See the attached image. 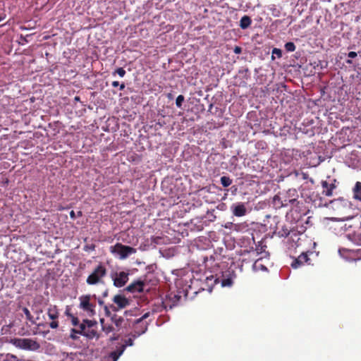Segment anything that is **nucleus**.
Instances as JSON below:
<instances>
[{"label": "nucleus", "instance_id": "2eb2a0df", "mask_svg": "<svg viewBox=\"0 0 361 361\" xmlns=\"http://www.w3.org/2000/svg\"><path fill=\"white\" fill-rule=\"evenodd\" d=\"M113 301L118 305L119 309L126 307L128 305V300L123 295H116L114 297Z\"/></svg>", "mask_w": 361, "mask_h": 361}, {"label": "nucleus", "instance_id": "6ab92c4d", "mask_svg": "<svg viewBox=\"0 0 361 361\" xmlns=\"http://www.w3.org/2000/svg\"><path fill=\"white\" fill-rule=\"evenodd\" d=\"M353 197L361 202V182H357L353 188Z\"/></svg>", "mask_w": 361, "mask_h": 361}, {"label": "nucleus", "instance_id": "a19ab883", "mask_svg": "<svg viewBox=\"0 0 361 361\" xmlns=\"http://www.w3.org/2000/svg\"><path fill=\"white\" fill-rule=\"evenodd\" d=\"M173 298L176 299V301H178L180 299L181 296L178 295H174Z\"/></svg>", "mask_w": 361, "mask_h": 361}, {"label": "nucleus", "instance_id": "603ef678", "mask_svg": "<svg viewBox=\"0 0 361 361\" xmlns=\"http://www.w3.org/2000/svg\"><path fill=\"white\" fill-rule=\"evenodd\" d=\"M183 292H184V295H185V296H186V295H187V293H186V291L183 290Z\"/></svg>", "mask_w": 361, "mask_h": 361}, {"label": "nucleus", "instance_id": "8fccbe9b", "mask_svg": "<svg viewBox=\"0 0 361 361\" xmlns=\"http://www.w3.org/2000/svg\"><path fill=\"white\" fill-rule=\"evenodd\" d=\"M71 338H73V339L76 338V337L74 335H73V334L71 335Z\"/></svg>", "mask_w": 361, "mask_h": 361}, {"label": "nucleus", "instance_id": "58836bf2", "mask_svg": "<svg viewBox=\"0 0 361 361\" xmlns=\"http://www.w3.org/2000/svg\"><path fill=\"white\" fill-rule=\"evenodd\" d=\"M70 216L71 219H75V214L73 210H72L71 212H70Z\"/></svg>", "mask_w": 361, "mask_h": 361}, {"label": "nucleus", "instance_id": "ddd939ff", "mask_svg": "<svg viewBox=\"0 0 361 361\" xmlns=\"http://www.w3.org/2000/svg\"><path fill=\"white\" fill-rule=\"evenodd\" d=\"M124 347H119L116 350L111 352L108 355L104 356L102 361H117L119 357L123 353Z\"/></svg>", "mask_w": 361, "mask_h": 361}, {"label": "nucleus", "instance_id": "e433bc0d", "mask_svg": "<svg viewBox=\"0 0 361 361\" xmlns=\"http://www.w3.org/2000/svg\"><path fill=\"white\" fill-rule=\"evenodd\" d=\"M109 295V290L107 289H106L103 293H102V297L103 298H106Z\"/></svg>", "mask_w": 361, "mask_h": 361}, {"label": "nucleus", "instance_id": "c9c22d12", "mask_svg": "<svg viewBox=\"0 0 361 361\" xmlns=\"http://www.w3.org/2000/svg\"><path fill=\"white\" fill-rule=\"evenodd\" d=\"M97 302H98V304L100 305V306H103L104 304V302L102 299H101L100 298H97Z\"/></svg>", "mask_w": 361, "mask_h": 361}, {"label": "nucleus", "instance_id": "aec40b11", "mask_svg": "<svg viewBox=\"0 0 361 361\" xmlns=\"http://www.w3.org/2000/svg\"><path fill=\"white\" fill-rule=\"evenodd\" d=\"M111 321L118 328L122 327L125 323L124 319L117 314H114L111 317Z\"/></svg>", "mask_w": 361, "mask_h": 361}, {"label": "nucleus", "instance_id": "5701e85b", "mask_svg": "<svg viewBox=\"0 0 361 361\" xmlns=\"http://www.w3.org/2000/svg\"><path fill=\"white\" fill-rule=\"evenodd\" d=\"M285 49L287 51L292 52L295 50V45L293 42H289L285 44Z\"/></svg>", "mask_w": 361, "mask_h": 361}, {"label": "nucleus", "instance_id": "cd10ccee", "mask_svg": "<svg viewBox=\"0 0 361 361\" xmlns=\"http://www.w3.org/2000/svg\"><path fill=\"white\" fill-rule=\"evenodd\" d=\"M133 345V339L131 338H129L127 340H126L125 344L121 345L120 347H124L126 348L127 346H132Z\"/></svg>", "mask_w": 361, "mask_h": 361}, {"label": "nucleus", "instance_id": "9d476101", "mask_svg": "<svg viewBox=\"0 0 361 361\" xmlns=\"http://www.w3.org/2000/svg\"><path fill=\"white\" fill-rule=\"evenodd\" d=\"M232 214L235 216L241 217L246 215L247 209L243 202L234 203L231 206Z\"/></svg>", "mask_w": 361, "mask_h": 361}, {"label": "nucleus", "instance_id": "20e7f679", "mask_svg": "<svg viewBox=\"0 0 361 361\" xmlns=\"http://www.w3.org/2000/svg\"><path fill=\"white\" fill-rule=\"evenodd\" d=\"M107 273L106 269L102 263L99 264L87 276L86 283L90 286L104 283V278Z\"/></svg>", "mask_w": 361, "mask_h": 361}, {"label": "nucleus", "instance_id": "a18cd8bd", "mask_svg": "<svg viewBox=\"0 0 361 361\" xmlns=\"http://www.w3.org/2000/svg\"><path fill=\"white\" fill-rule=\"evenodd\" d=\"M346 63H348V64H352V63H353V61H352V60H351V59H347V60H346Z\"/></svg>", "mask_w": 361, "mask_h": 361}, {"label": "nucleus", "instance_id": "2f4dec72", "mask_svg": "<svg viewBox=\"0 0 361 361\" xmlns=\"http://www.w3.org/2000/svg\"><path fill=\"white\" fill-rule=\"evenodd\" d=\"M357 56V53L355 52V51H350L348 54V57L350 58V59H354L355 58L356 56Z\"/></svg>", "mask_w": 361, "mask_h": 361}, {"label": "nucleus", "instance_id": "f03ea898", "mask_svg": "<svg viewBox=\"0 0 361 361\" xmlns=\"http://www.w3.org/2000/svg\"><path fill=\"white\" fill-rule=\"evenodd\" d=\"M298 193L295 189H289L286 192L281 193L279 195H275L274 197V203L277 207H288L290 205L293 207H298L299 202Z\"/></svg>", "mask_w": 361, "mask_h": 361}, {"label": "nucleus", "instance_id": "bb28decb", "mask_svg": "<svg viewBox=\"0 0 361 361\" xmlns=\"http://www.w3.org/2000/svg\"><path fill=\"white\" fill-rule=\"evenodd\" d=\"M272 55H276L278 58H281L282 56V51L278 48H274L272 50Z\"/></svg>", "mask_w": 361, "mask_h": 361}, {"label": "nucleus", "instance_id": "72a5a7b5", "mask_svg": "<svg viewBox=\"0 0 361 361\" xmlns=\"http://www.w3.org/2000/svg\"><path fill=\"white\" fill-rule=\"evenodd\" d=\"M264 247H266L265 245H259L257 247V250L259 252H262L264 251Z\"/></svg>", "mask_w": 361, "mask_h": 361}, {"label": "nucleus", "instance_id": "79ce46f5", "mask_svg": "<svg viewBox=\"0 0 361 361\" xmlns=\"http://www.w3.org/2000/svg\"><path fill=\"white\" fill-rule=\"evenodd\" d=\"M120 85V90H123L124 88H125V85L124 83H122L121 85Z\"/></svg>", "mask_w": 361, "mask_h": 361}, {"label": "nucleus", "instance_id": "37998d69", "mask_svg": "<svg viewBox=\"0 0 361 361\" xmlns=\"http://www.w3.org/2000/svg\"><path fill=\"white\" fill-rule=\"evenodd\" d=\"M342 201H343V200H335V201H332L331 202L332 203H336V204H338L340 202H341Z\"/></svg>", "mask_w": 361, "mask_h": 361}, {"label": "nucleus", "instance_id": "f3484780", "mask_svg": "<svg viewBox=\"0 0 361 361\" xmlns=\"http://www.w3.org/2000/svg\"><path fill=\"white\" fill-rule=\"evenodd\" d=\"M72 331L74 333L82 334L90 338H92L94 336H96V335H97L96 331H94L93 329H88L87 330L85 329V331H81V330L77 331V330L73 329Z\"/></svg>", "mask_w": 361, "mask_h": 361}, {"label": "nucleus", "instance_id": "9b49d317", "mask_svg": "<svg viewBox=\"0 0 361 361\" xmlns=\"http://www.w3.org/2000/svg\"><path fill=\"white\" fill-rule=\"evenodd\" d=\"M336 180H331L329 182L327 180L322 181V186L323 188L322 193L328 197H331L333 195V190L336 188L335 185Z\"/></svg>", "mask_w": 361, "mask_h": 361}, {"label": "nucleus", "instance_id": "a878e982", "mask_svg": "<svg viewBox=\"0 0 361 361\" xmlns=\"http://www.w3.org/2000/svg\"><path fill=\"white\" fill-rule=\"evenodd\" d=\"M184 101V97L183 95H178L176 100V104L178 108H180Z\"/></svg>", "mask_w": 361, "mask_h": 361}, {"label": "nucleus", "instance_id": "4468645a", "mask_svg": "<svg viewBox=\"0 0 361 361\" xmlns=\"http://www.w3.org/2000/svg\"><path fill=\"white\" fill-rule=\"evenodd\" d=\"M310 258L306 253H302L297 258H295L291 264V267L294 269H297L305 263H308Z\"/></svg>", "mask_w": 361, "mask_h": 361}, {"label": "nucleus", "instance_id": "dca6fc26", "mask_svg": "<svg viewBox=\"0 0 361 361\" xmlns=\"http://www.w3.org/2000/svg\"><path fill=\"white\" fill-rule=\"evenodd\" d=\"M47 314L50 319L56 320L59 315L57 307L56 305H50L47 310Z\"/></svg>", "mask_w": 361, "mask_h": 361}, {"label": "nucleus", "instance_id": "a211bd4d", "mask_svg": "<svg viewBox=\"0 0 361 361\" xmlns=\"http://www.w3.org/2000/svg\"><path fill=\"white\" fill-rule=\"evenodd\" d=\"M251 23H252L251 18L247 16H244L241 18V19L240 20V27L243 30H245L250 27Z\"/></svg>", "mask_w": 361, "mask_h": 361}, {"label": "nucleus", "instance_id": "c03bdc74", "mask_svg": "<svg viewBox=\"0 0 361 361\" xmlns=\"http://www.w3.org/2000/svg\"><path fill=\"white\" fill-rule=\"evenodd\" d=\"M66 315H68V316H69V317H73V315L69 312V311H68V310H66Z\"/></svg>", "mask_w": 361, "mask_h": 361}, {"label": "nucleus", "instance_id": "b1692460", "mask_svg": "<svg viewBox=\"0 0 361 361\" xmlns=\"http://www.w3.org/2000/svg\"><path fill=\"white\" fill-rule=\"evenodd\" d=\"M23 312H24V314H25L26 316V319L27 320H29L30 322L34 323V321H33V317L32 316V314H30V312L29 311V310L27 308V307H23Z\"/></svg>", "mask_w": 361, "mask_h": 361}, {"label": "nucleus", "instance_id": "39448f33", "mask_svg": "<svg viewBox=\"0 0 361 361\" xmlns=\"http://www.w3.org/2000/svg\"><path fill=\"white\" fill-rule=\"evenodd\" d=\"M92 298L97 299L96 295H82L79 297V307L89 317H93L96 314V305L91 302Z\"/></svg>", "mask_w": 361, "mask_h": 361}, {"label": "nucleus", "instance_id": "7ed1b4c3", "mask_svg": "<svg viewBox=\"0 0 361 361\" xmlns=\"http://www.w3.org/2000/svg\"><path fill=\"white\" fill-rule=\"evenodd\" d=\"M9 343L24 350L37 351L40 348L39 343L32 338H13L9 341Z\"/></svg>", "mask_w": 361, "mask_h": 361}, {"label": "nucleus", "instance_id": "4be33fe9", "mask_svg": "<svg viewBox=\"0 0 361 361\" xmlns=\"http://www.w3.org/2000/svg\"><path fill=\"white\" fill-rule=\"evenodd\" d=\"M221 183L224 187H228L232 183V180L228 176H222L220 179Z\"/></svg>", "mask_w": 361, "mask_h": 361}, {"label": "nucleus", "instance_id": "49530a36", "mask_svg": "<svg viewBox=\"0 0 361 361\" xmlns=\"http://www.w3.org/2000/svg\"><path fill=\"white\" fill-rule=\"evenodd\" d=\"M261 269L264 271L267 270V267L264 265H261Z\"/></svg>", "mask_w": 361, "mask_h": 361}, {"label": "nucleus", "instance_id": "0eeeda50", "mask_svg": "<svg viewBox=\"0 0 361 361\" xmlns=\"http://www.w3.org/2000/svg\"><path fill=\"white\" fill-rule=\"evenodd\" d=\"M150 315V312H146L140 318L137 319L135 322V334L134 338L144 334L147 329V324L143 323V320L147 319Z\"/></svg>", "mask_w": 361, "mask_h": 361}, {"label": "nucleus", "instance_id": "6e6552de", "mask_svg": "<svg viewBox=\"0 0 361 361\" xmlns=\"http://www.w3.org/2000/svg\"><path fill=\"white\" fill-rule=\"evenodd\" d=\"M361 252V249L357 250H350L347 248H339L338 253L340 256L346 260L353 261L356 260L358 253Z\"/></svg>", "mask_w": 361, "mask_h": 361}, {"label": "nucleus", "instance_id": "864d4df0", "mask_svg": "<svg viewBox=\"0 0 361 361\" xmlns=\"http://www.w3.org/2000/svg\"><path fill=\"white\" fill-rule=\"evenodd\" d=\"M12 357H13V359H16V356H15V355H12Z\"/></svg>", "mask_w": 361, "mask_h": 361}, {"label": "nucleus", "instance_id": "3c124183", "mask_svg": "<svg viewBox=\"0 0 361 361\" xmlns=\"http://www.w3.org/2000/svg\"><path fill=\"white\" fill-rule=\"evenodd\" d=\"M111 307H112L114 310H117V309H116L115 307L111 306Z\"/></svg>", "mask_w": 361, "mask_h": 361}, {"label": "nucleus", "instance_id": "09e8293b", "mask_svg": "<svg viewBox=\"0 0 361 361\" xmlns=\"http://www.w3.org/2000/svg\"><path fill=\"white\" fill-rule=\"evenodd\" d=\"M256 266H257V262L254 264L253 268L255 269L256 267Z\"/></svg>", "mask_w": 361, "mask_h": 361}, {"label": "nucleus", "instance_id": "473e14b6", "mask_svg": "<svg viewBox=\"0 0 361 361\" xmlns=\"http://www.w3.org/2000/svg\"><path fill=\"white\" fill-rule=\"evenodd\" d=\"M72 323L74 326L78 325L79 323L78 319L77 317H72Z\"/></svg>", "mask_w": 361, "mask_h": 361}, {"label": "nucleus", "instance_id": "423d86ee", "mask_svg": "<svg viewBox=\"0 0 361 361\" xmlns=\"http://www.w3.org/2000/svg\"><path fill=\"white\" fill-rule=\"evenodd\" d=\"M110 252L120 259H125L130 255L136 252V250L132 247L124 245L121 243H116L109 247Z\"/></svg>", "mask_w": 361, "mask_h": 361}, {"label": "nucleus", "instance_id": "f257e3e1", "mask_svg": "<svg viewBox=\"0 0 361 361\" xmlns=\"http://www.w3.org/2000/svg\"><path fill=\"white\" fill-rule=\"evenodd\" d=\"M343 231L345 237L353 243L361 245V218L352 216L346 221H338L335 229Z\"/></svg>", "mask_w": 361, "mask_h": 361}, {"label": "nucleus", "instance_id": "f704fd0d", "mask_svg": "<svg viewBox=\"0 0 361 361\" xmlns=\"http://www.w3.org/2000/svg\"><path fill=\"white\" fill-rule=\"evenodd\" d=\"M104 309L106 315L109 316L110 315V311H109V307L106 305H104Z\"/></svg>", "mask_w": 361, "mask_h": 361}, {"label": "nucleus", "instance_id": "ea45409f", "mask_svg": "<svg viewBox=\"0 0 361 361\" xmlns=\"http://www.w3.org/2000/svg\"><path fill=\"white\" fill-rule=\"evenodd\" d=\"M111 85L113 87H116L119 85V82L118 81H114V82H112Z\"/></svg>", "mask_w": 361, "mask_h": 361}, {"label": "nucleus", "instance_id": "c85d7f7f", "mask_svg": "<svg viewBox=\"0 0 361 361\" xmlns=\"http://www.w3.org/2000/svg\"><path fill=\"white\" fill-rule=\"evenodd\" d=\"M116 73L121 78L124 77L126 71L123 68H118L116 69Z\"/></svg>", "mask_w": 361, "mask_h": 361}, {"label": "nucleus", "instance_id": "1a4fd4ad", "mask_svg": "<svg viewBox=\"0 0 361 361\" xmlns=\"http://www.w3.org/2000/svg\"><path fill=\"white\" fill-rule=\"evenodd\" d=\"M128 273L125 271L116 273L112 276L114 285L117 288H121L124 286L128 281Z\"/></svg>", "mask_w": 361, "mask_h": 361}, {"label": "nucleus", "instance_id": "4c0bfd02", "mask_svg": "<svg viewBox=\"0 0 361 361\" xmlns=\"http://www.w3.org/2000/svg\"><path fill=\"white\" fill-rule=\"evenodd\" d=\"M6 18V15L3 13H0V22L3 21Z\"/></svg>", "mask_w": 361, "mask_h": 361}, {"label": "nucleus", "instance_id": "393cba45", "mask_svg": "<svg viewBox=\"0 0 361 361\" xmlns=\"http://www.w3.org/2000/svg\"><path fill=\"white\" fill-rule=\"evenodd\" d=\"M233 284V281L231 279H224L221 280V286L223 287L231 286Z\"/></svg>", "mask_w": 361, "mask_h": 361}, {"label": "nucleus", "instance_id": "f8f14e48", "mask_svg": "<svg viewBox=\"0 0 361 361\" xmlns=\"http://www.w3.org/2000/svg\"><path fill=\"white\" fill-rule=\"evenodd\" d=\"M145 283L142 281L137 280L131 283L126 290L130 293H140L144 290Z\"/></svg>", "mask_w": 361, "mask_h": 361}, {"label": "nucleus", "instance_id": "412c9836", "mask_svg": "<svg viewBox=\"0 0 361 361\" xmlns=\"http://www.w3.org/2000/svg\"><path fill=\"white\" fill-rule=\"evenodd\" d=\"M97 324L96 322L89 319H85L83 320V322L80 324V329L81 331H85L86 329V327L88 328L92 327L94 325Z\"/></svg>", "mask_w": 361, "mask_h": 361}, {"label": "nucleus", "instance_id": "c756f323", "mask_svg": "<svg viewBox=\"0 0 361 361\" xmlns=\"http://www.w3.org/2000/svg\"><path fill=\"white\" fill-rule=\"evenodd\" d=\"M49 326L51 329H56L59 326V322L56 320H52V322L49 324Z\"/></svg>", "mask_w": 361, "mask_h": 361}, {"label": "nucleus", "instance_id": "de8ad7c7", "mask_svg": "<svg viewBox=\"0 0 361 361\" xmlns=\"http://www.w3.org/2000/svg\"><path fill=\"white\" fill-rule=\"evenodd\" d=\"M106 331L107 333L110 332L111 331V327L107 328Z\"/></svg>", "mask_w": 361, "mask_h": 361}, {"label": "nucleus", "instance_id": "7c9ffc66", "mask_svg": "<svg viewBox=\"0 0 361 361\" xmlns=\"http://www.w3.org/2000/svg\"><path fill=\"white\" fill-rule=\"evenodd\" d=\"M233 52H234L235 54H240V53L242 52V49H241V47H238V46L235 47H234V49H233Z\"/></svg>", "mask_w": 361, "mask_h": 361}]
</instances>
